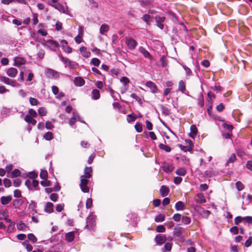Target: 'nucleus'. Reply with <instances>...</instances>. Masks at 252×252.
<instances>
[{"mask_svg": "<svg viewBox=\"0 0 252 252\" xmlns=\"http://www.w3.org/2000/svg\"><path fill=\"white\" fill-rule=\"evenodd\" d=\"M65 5H63L61 3H56L52 4V6L54 7L55 9L59 10L60 12H62L63 13L69 15V11L68 10V8L66 5V3H64Z\"/></svg>", "mask_w": 252, "mask_h": 252, "instance_id": "1", "label": "nucleus"}, {"mask_svg": "<svg viewBox=\"0 0 252 252\" xmlns=\"http://www.w3.org/2000/svg\"><path fill=\"white\" fill-rule=\"evenodd\" d=\"M166 18L164 16H160L156 15L155 17V20L156 23V26L160 29L163 30L164 28V23L165 21Z\"/></svg>", "mask_w": 252, "mask_h": 252, "instance_id": "2", "label": "nucleus"}, {"mask_svg": "<svg viewBox=\"0 0 252 252\" xmlns=\"http://www.w3.org/2000/svg\"><path fill=\"white\" fill-rule=\"evenodd\" d=\"M95 223V216L93 215L90 214L87 217L86 220V228L91 229L94 225Z\"/></svg>", "mask_w": 252, "mask_h": 252, "instance_id": "3", "label": "nucleus"}, {"mask_svg": "<svg viewBox=\"0 0 252 252\" xmlns=\"http://www.w3.org/2000/svg\"><path fill=\"white\" fill-rule=\"evenodd\" d=\"M126 43L130 50H134L137 44L136 41L131 37L126 38Z\"/></svg>", "mask_w": 252, "mask_h": 252, "instance_id": "4", "label": "nucleus"}, {"mask_svg": "<svg viewBox=\"0 0 252 252\" xmlns=\"http://www.w3.org/2000/svg\"><path fill=\"white\" fill-rule=\"evenodd\" d=\"M155 240L158 245H161L166 242L167 239L165 235L158 234L156 236Z\"/></svg>", "mask_w": 252, "mask_h": 252, "instance_id": "5", "label": "nucleus"}, {"mask_svg": "<svg viewBox=\"0 0 252 252\" xmlns=\"http://www.w3.org/2000/svg\"><path fill=\"white\" fill-rule=\"evenodd\" d=\"M0 81L6 84L10 85L13 87H15L16 85L15 81L10 79L9 78L5 76H0Z\"/></svg>", "mask_w": 252, "mask_h": 252, "instance_id": "6", "label": "nucleus"}, {"mask_svg": "<svg viewBox=\"0 0 252 252\" xmlns=\"http://www.w3.org/2000/svg\"><path fill=\"white\" fill-rule=\"evenodd\" d=\"M146 86L150 89L152 93L154 94L158 93V88L154 82L152 81H148L146 83Z\"/></svg>", "mask_w": 252, "mask_h": 252, "instance_id": "7", "label": "nucleus"}, {"mask_svg": "<svg viewBox=\"0 0 252 252\" xmlns=\"http://www.w3.org/2000/svg\"><path fill=\"white\" fill-rule=\"evenodd\" d=\"M62 49L63 51L67 53H70L72 52V49L68 45V42L65 40L61 41Z\"/></svg>", "mask_w": 252, "mask_h": 252, "instance_id": "8", "label": "nucleus"}, {"mask_svg": "<svg viewBox=\"0 0 252 252\" xmlns=\"http://www.w3.org/2000/svg\"><path fill=\"white\" fill-rule=\"evenodd\" d=\"M12 200V196L9 195L7 196H3L0 198V202L2 205H6L8 204Z\"/></svg>", "mask_w": 252, "mask_h": 252, "instance_id": "9", "label": "nucleus"}, {"mask_svg": "<svg viewBox=\"0 0 252 252\" xmlns=\"http://www.w3.org/2000/svg\"><path fill=\"white\" fill-rule=\"evenodd\" d=\"M47 43L50 49L53 51H55L56 49L59 46V44L55 40H49L47 41Z\"/></svg>", "mask_w": 252, "mask_h": 252, "instance_id": "10", "label": "nucleus"}, {"mask_svg": "<svg viewBox=\"0 0 252 252\" xmlns=\"http://www.w3.org/2000/svg\"><path fill=\"white\" fill-rule=\"evenodd\" d=\"M74 84L76 86L81 87L85 84V80L81 77H76L74 79Z\"/></svg>", "mask_w": 252, "mask_h": 252, "instance_id": "11", "label": "nucleus"}, {"mask_svg": "<svg viewBox=\"0 0 252 252\" xmlns=\"http://www.w3.org/2000/svg\"><path fill=\"white\" fill-rule=\"evenodd\" d=\"M17 73V69L14 67H11L8 69L6 72L7 75L10 77H15Z\"/></svg>", "mask_w": 252, "mask_h": 252, "instance_id": "12", "label": "nucleus"}, {"mask_svg": "<svg viewBox=\"0 0 252 252\" xmlns=\"http://www.w3.org/2000/svg\"><path fill=\"white\" fill-rule=\"evenodd\" d=\"M93 172L92 168L91 167L86 166L84 171V177L86 178H90L92 177V173Z\"/></svg>", "mask_w": 252, "mask_h": 252, "instance_id": "13", "label": "nucleus"}, {"mask_svg": "<svg viewBox=\"0 0 252 252\" xmlns=\"http://www.w3.org/2000/svg\"><path fill=\"white\" fill-rule=\"evenodd\" d=\"M139 51L145 58H147L150 60H152L153 59L152 55L150 54L149 51L146 50L144 48L140 47L139 48Z\"/></svg>", "mask_w": 252, "mask_h": 252, "instance_id": "14", "label": "nucleus"}, {"mask_svg": "<svg viewBox=\"0 0 252 252\" xmlns=\"http://www.w3.org/2000/svg\"><path fill=\"white\" fill-rule=\"evenodd\" d=\"M79 51L81 53L82 56L84 58H88L91 56V53L89 51H87V48L85 47L82 46L80 47Z\"/></svg>", "mask_w": 252, "mask_h": 252, "instance_id": "15", "label": "nucleus"}, {"mask_svg": "<svg viewBox=\"0 0 252 252\" xmlns=\"http://www.w3.org/2000/svg\"><path fill=\"white\" fill-rule=\"evenodd\" d=\"M54 205L51 202H47L44 208V211L48 213H51L54 211L53 210Z\"/></svg>", "mask_w": 252, "mask_h": 252, "instance_id": "16", "label": "nucleus"}, {"mask_svg": "<svg viewBox=\"0 0 252 252\" xmlns=\"http://www.w3.org/2000/svg\"><path fill=\"white\" fill-rule=\"evenodd\" d=\"M169 189L168 187L162 185L160 189V192L161 195L162 197H165L167 196L169 193Z\"/></svg>", "mask_w": 252, "mask_h": 252, "instance_id": "17", "label": "nucleus"}, {"mask_svg": "<svg viewBox=\"0 0 252 252\" xmlns=\"http://www.w3.org/2000/svg\"><path fill=\"white\" fill-rule=\"evenodd\" d=\"M185 203L181 201H179L175 204V208L177 211H182L185 209Z\"/></svg>", "mask_w": 252, "mask_h": 252, "instance_id": "18", "label": "nucleus"}, {"mask_svg": "<svg viewBox=\"0 0 252 252\" xmlns=\"http://www.w3.org/2000/svg\"><path fill=\"white\" fill-rule=\"evenodd\" d=\"M183 228L181 227L176 226L174 228L173 234L175 236L180 237L182 235Z\"/></svg>", "mask_w": 252, "mask_h": 252, "instance_id": "19", "label": "nucleus"}, {"mask_svg": "<svg viewBox=\"0 0 252 252\" xmlns=\"http://www.w3.org/2000/svg\"><path fill=\"white\" fill-rule=\"evenodd\" d=\"M109 30V27L107 24H102L99 29V33L101 34H104L105 32H107Z\"/></svg>", "mask_w": 252, "mask_h": 252, "instance_id": "20", "label": "nucleus"}, {"mask_svg": "<svg viewBox=\"0 0 252 252\" xmlns=\"http://www.w3.org/2000/svg\"><path fill=\"white\" fill-rule=\"evenodd\" d=\"M92 98L94 100L98 99L100 97L99 91L97 89H94L92 92Z\"/></svg>", "mask_w": 252, "mask_h": 252, "instance_id": "21", "label": "nucleus"}, {"mask_svg": "<svg viewBox=\"0 0 252 252\" xmlns=\"http://www.w3.org/2000/svg\"><path fill=\"white\" fill-rule=\"evenodd\" d=\"M25 121L29 124H31L32 125H35L36 121L32 118L30 115H26L25 117Z\"/></svg>", "mask_w": 252, "mask_h": 252, "instance_id": "22", "label": "nucleus"}, {"mask_svg": "<svg viewBox=\"0 0 252 252\" xmlns=\"http://www.w3.org/2000/svg\"><path fill=\"white\" fill-rule=\"evenodd\" d=\"M197 197L198 198V200H197V202L203 204L206 202V200L204 195L201 193H198L197 194Z\"/></svg>", "mask_w": 252, "mask_h": 252, "instance_id": "23", "label": "nucleus"}, {"mask_svg": "<svg viewBox=\"0 0 252 252\" xmlns=\"http://www.w3.org/2000/svg\"><path fill=\"white\" fill-rule=\"evenodd\" d=\"M190 133H189V135L190 137H193V136L197 134V128L195 125H192L190 126Z\"/></svg>", "mask_w": 252, "mask_h": 252, "instance_id": "24", "label": "nucleus"}, {"mask_svg": "<svg viewBox=\"0 0 252 252\" xmlns=\"http://www.w3.org/2000/svg\"><path fill=\"white\" fill-rule=\"evenodd\" d=\"M74 238V232L73 231L69 232L65 234V239L69 242H72Z\"/></svg>", "mask_w": 252, "mask_h": 252, "instance_id": "25", "label": "nucleus"}, {"mask_svg": "<svg viewBox=\"0 0 252 252\" xmlns=\"http://www.w3.org/2000/svg\"><path fill=\"white\" fill-rule=\"evenodd\" d=\"M179 147L182 151L186 152H190L192 150V147L191 146V145H189V144H188L186 146L179 145Z\"/></svg>", "mask_w": 252, "mask_h": 252, "instance_id": "26", "label": "nucleus"}, {"mask_svg": "<svg viewBox=\"0 0 252 252\" xmlns=\"http://www.w3.org/2000/svg\"><path fill=\"white\" fill-rule=\"evenodd\" d=\"M23 204V200L21 199L14 200L13 202V205L15 208H20Z\"/></svg>", "mask_w": 252, "mask_h": 252, "instance_id": "27", "label": "nucleus"}, {"mask_svg": "<svg viewBox=\"0 0 252 252\" xmlns=\"http://www.w3.org/2000/svg\"><path fill=\"white\" fill-rule=\"evenodd\" d=\"M141 20L144 21L147 25H149L152 17L150 15L145 14L141 18Z\"/></svg>", "mask_w": 252, "mask_h": 252, "instance_id": "28", "label": "nucleus"}, {"mask_svg": "<svg viewBox=\"0 0 252 252\" xmlns=\"http://www.w3.org/2000/svg\"><path fill=\"white\" fill-rule=\"evenodd\" d=\"M108 90L111 94L112 97L114 99V100H117V96L121 98L120 95L117 92H115L111 88L109 87Z\"/></svg>", "mask_w": 252, "mask_h": 252, "instance_id": "29", "label": "nucleus"}, {"mask_svg": "<svg viewBox=\"0 0 252 252\" xmlns=\"http://www.w3.org/2000/svg\"><path fill=\"white\" fill-rule=\"evenodd\" d=\"M162 169L165 172L169 173L173 170L174 167L172 164H167L163 166Z\"/></svg>", "mask_w": 252, "mask_h": 252, "instance_id": "30", "label": "nucleus"}, {"mask_svg": "<svg viewBox=\"0 0 252 252\" xmlns=\"http://www.w3.org/2000/svg\"><path fill=\"white\" fill-rule=\"evenodd\" d=\"M178 90L182 92V93H185L186 86L183 80H180L179 82Z\"/></svg>", "mask_w": 252, "mask_h": 252, "instance_id": "31", "label": "nucleus"}, {"mask_svg": "<svg viewBox=\"0 0 252 252\" xmlns=\"http://www.w3.org/2000/svg\"><path fill=\"white\" fill-rule=\"evenodd\" d=\"M43 138L47 141H50L53 138V134L50 131L47 132L44 134Z\"/></svg>", "mask_w": 252, "mask_h": 252, "instance_id": "32", "label": "nucleus"}, {"mask_svg": "<svg viewBox=\"0 0 252 252\" xmlns=\"http://www.w3.org/2000/svg\"><path fill=\"white\" fill-rule=\"evenodd\" d=\"M158 147L161 150H164L166 152H170L171 150V148L170 146L163 144H160Z\"/></svg>", "mask_w": 252, "mask_h": 252, "instance_id": "33", "label": "nucleus"}, {"mask_svg": "<svg viewBox=\"0 0 252 252\" xmlns=\"http://www.w3.org/2000/svg\"><path fill=\"white\" fill-rule=\"evenodd\" d=\"M21 174V172L20 170L18 169H15L11 173V178H16L20 176Z\"/></svg>", "mask_w": 252, "mask_h": 252, "instance_id": "34", "label": "nucleus"}, {"mask_svg": "<svg viewBox=\"0 0 252 252\" xmlns=\"http://www.w3.org/2000/svg\"><path fill=\"white\" fill-rule=\"evenodd\" d=\"M187 173V171L184 168L178 169L176 171V174L179 176H184Z\"/></svg>", "mask_w": 252, "mask_h": 252, "instance_id": "35", "label": "nucleus"}, {"mask_svg": "<svg viewBox=\"0 0 252 252\" xmlns=\"http://www.w3.org/2000/svg\"><path fill=\"white\" fill-rule=\"evenodd\" d=\"M90 63L95 66H98L100 63V61L96 58H94L91 60Z\"/></svg>", "mask_w": 252, "mask_h": 252, "instance_id": "36", "label": "nucleus"}, {"mask_svg": "<svg viewBox=\"0 0 252 252\" xmlns=\"http://www.w3.org/2000/svg\"><path fill=\"white\" fill-rule=\"evenodd\" d=\"M27 227L25 223L23 221H19L17 224V229L19 230H24Z\"/></svg>", "mask_w": 252, "mask_h": 252, "instance_id": "37", "label": "nucleus"}, {"mask_svg": "<svg viewBox=\"0 0 252 252\" xmlns=\"http://www.w3.org/2000/svg\"><path fill=\"white\" fill-rule=\"evenodd\" d=\"M36 208V203L34 201L32 200L29 205V209L32 210V211H33L34 213H36L37 212L36 210H35Z\"/></svg>", "mask_w": 252, "mask_h": 252, "instance_id": "38", "label": "nucleus"}, {"mask_svg": "<svg viewBox=\"0 0 252 252\" xmlns=\"http://www.w3.org/2000/svg\"><path fill=\"white\" fill-rule=\"evenodd\" d=\"M137 119V117L133 114H129L127 116V121L128 123L134 122Z\"/></svg>", "mask_w": 252, "mask_h": 252, "instance_id": "39", "label": "nucleus"}, {"mask_svg": "<svg viewBox=\"0 0 252 252\" xmlns=\"http://www.w3.org/2000/svg\"><path fill=\"white\" fill-rule=\"evenodd\" d=\"M40 177L42 179L46 180L48 178V173L46 170H41L40 174Z\"/></svg>", "mask_w": 252, "mask_h": 252, "instance_id": "40", "label": "nucleus"}, {"mask_svg": "<svg viewBox=\"0 0 252 252\" xmlns=\"http://www.w3.org/2000/svg\"><path fill=\"white\" fill-rule=\"evenodd\" d=\"M165 217L163 215L159 214L155 217V220L157 222H162L164 221Z\"/></svg>", "mask_w": 252, "mask_h": 252, "instance_id": "41", "label": "nucleus"}, {"mask_svg": "<svg viewBox=\"0 0 252 252\" xmlns=\"http://www.w3.org/2000/svg\"><path fill=\"white\" fill-rule=\"evenodd\" d=\"M204 97L202 94H200L198 99V105L200 107H203L204 106Z\"/></svg>", "mask_w": 252, "mask_h": 252, "instance_id": "42", "label": "nucleus"}, {"mask_svg": "<svg viewBox=\"0 0 252 252\" xmlns=\"http://www.w3.org/2000/svg\"><path fill=\"white\" fill-rule=\"evenodd\" d=\"M161 112L162 113L166 115V116H168L170 114V111L169 110V109L165 106H164L163 105H161Z\"/></svg>", "mask_w": 252, "mask_h": 252, "instance_id": "43", "label": "nucleus"}, {"mask_svg": "<svg viewBox=\"0 0 252 252\" xmlns=\"http://www.w3.org/2000/svg\"><path fill=\"white\" fill-rule=\"evenodd\" d=\"M38 112L39 115L41 116H44L47 114L46 109L44 107H40Z\"/></svg>", "mask_w": 252, "mask_h": 252, "instance_id": "44", "label": "nucleus"}, {"mask_svg": "<svg viewBox=\"0 0 252 252\" xmlns=\"http://www.w3.org/2000/svg\"><path fill=\"white\" fill-rule=\"evenodd\" d=\"M135 128L137 132H141L142 131L143 128H142V125L140 123H136L135 125Z\"/></svg>", "mask_w": 252, "mask_h": 252, "instance_id": "45", "label": "nucleus"}, {"mask_svg": "<svg viewBox=\"0 0 252 252\" xmlns=\"http://www.w3.org/2000/svg\"><path fill=\"white\" fill-rule=\"evenodd\" d=\"M191 219L190 217L188 216L183 217L182 219V222L185 224H189L190 223Z\"/></svg>", "mask_w": 252, "mask_h": 252, "instance_id": "46", "label": "nucleus"}, {"mask_svg": "<svg viewBox=\"0 0 252 252\" xmlns=\"http://www.w3.org/2000/svg\"><path fill=\"white\" fill-rule=\"evenodd\" d=\"M213 101L207 100V112L209 115H210V113L212 109Z\"/></svg>", "mask_w": 252, "mask_h": 252, "instance_id": "47", "label": "nucleus"}, {"mask_svg": "<svg viewBox=\"0 0 252 252\" xmlns=\"http://www.w3.org/2000/svg\"><path fill=\"white\" fill-rule=\"evenodd\" d=\"M236 187L238 191L242 190L244 189V186L240 181L236 183Z\"/></svg>", "mask_w": 252, "mask_h": 252, "instance_id": "48", "label": "nucleus"}, {"mask_svg": "<svg viewBox=\"0 0 252 252\" xmlns=\"http://www.w3.org/2000/svg\"><path fill=\"white\" fill-rule=\"evenodd\" d=\"M120 81L123 84L124 87L127 86L129 82L128 78L126 77H122L120 79Z\"/></svg>", "mask_w": 252, "mask_h": 252, "instance_id": "49", "label": "nucleus"}, {"mask_svg": "<svg viewBox=\"0 0 252 252\" xmlns=\"http://www.w3.org/2000/svg\"><path fill=\"white\" fill-rule=\"evenodd\" d=\"M140 2L141 5L143 7L149 5L152 3L151 0H141Z\"/></svg>", "mask_w": 252, "mask_h": 252, "instance_id": "50", "label": "nucleus"}, {"mask_svg": "<svg viewBox=\"0 0 252 252\" xmlns=\"http://www.w3.org/2000/svg\"><path fill=\"white\" fill-rule=\"evenodd\" d=\"M181 65H182V67H183V68L184 69V70H185L186 74L187 75L190 76L192 74V71L187 66H186L184 64H181Z\"/></svg>", "mask_w": 252, "mask_h": 252, "instance_id": "51", "label": "nucleus"}, {"mask_svg": "<svg viewBox=\"0 0 252 252\" xmlns=\"http://www.w3.org/2000/svg\"><path fill=\"white\" fill-rule=\"evenodd\" d=\"M159 61L162 67H165L168 63V61L164 56L160 58Z\"/></svg>", "mask_w": 252, "mask_h": 252, "instance_id": "52", "label": "nucleus"}, {"mask_svg": "<svg viewBox=\"0 0 252 252\" xmlns=\"http://www.w3.org/2000/svg\"><path fill=\"white\" fill-rule=\"evenodd\" d=\"M230 232L234 235L238 234L239 233V228L236 226H232L230 229Z\"/></svg>", "mask_w": 252, "mask_h": 252, "instance_id": "53", "label": "nucleus"}, {"mask_svg": "<svg viewBox=\"0 0 252 252\" xmlns=\"http://www.w3.org/2000/svg\"><path fill=\"white\" fill-rule=\"evenodd\" d=\"M63 249V247L61 245H58L53 247L51 250L52 252H59Z\"/></svg>", "mask_w": 252, "mask_h": 252, "instance_id": "54", "label": "nucleus"}, {"mask_svg": "<svg viewBox=\"0 0 252 252\" xmlns=\"http://www.w3.org/2000/svg\"><path fill=\"white\" fill-rule=\"evenodd\" d=\"M67 64L70 69H74L77 66H78V63L75 62L71 61H68Z\"/></svg>", "mask_w": 252, "mask_h": 252, "instance_id": "55", "label": "nucleus"}, {"mask_svg": "<svg viewBox=\"0 0 252 252\" xmlns=\"http://www.w3.org/2000/svg\"><path fill=\"white\" fill-rule=\"evenodd\" d=\"M80 178H81V180H80V181H81V183L80 184V185H88V184H89V180L87 179L88 178H86L85 177H84V176H81L80 177Z\"/></svg>", "mask_w": 252, "mask_h": 252, "instance_id": "56", "label": "nucleus"}, {"mask_svg": "<svg viewBox=\"0 0 252 252\" xmlns=\"http://www.w3.org/2000/svg\"><path fill=\"white\" fill-rule=\"evenodd\" d=\"M236 157L235 154H232L230 156V157L228 159L226 164H228V163H232L234 162L236 160Z\"/></svg>", "mask_w": 252, "mask_h": 252, "instance_id": "57", "label": "nucleus"}, {"mask_svg": "<svg viewBox=\"0 0 252 252\" xmlns=\"http://www.w3.org/2000/svg\"><path fill=\"white\" fill-rule=\"evenodd\" d=\"M3 184L5 188H9L11 186V181L9 179L5 178L3 180Z\"/></svg>", "mask_w": 252, "mask_h": 252, "instance_id": "58", "label": "nucleus"}, {"mask_svg": "<svg viewBox=\"0 0 252 252\" xmlns=\"http://www.w3.org/2000/svg\"><path fill=\"white\" fill-rule=\"evenodd\" d=\"M28 238L33 243H35L37 241L36 238L32 233L29 234L28 235Z\"/></svg>", "mask_w": 252, "mask_h": 252, "instance_id": "59", "label": "nucleus"}, {"mask_svg": "<svg viewBox=\"0 0 252 252\" xmlns=\"http://www.w3.org/2000/svg\"><path fill=\"white\" fill-rule=\"evenodd\" d=\"M172 248V243L170 242L165 243L164 246V249L166 251H170Z\"/></svg>", "mask_w": 252, "mask_h": 252, "instance_id": "60", "label": "nucleus"}, {"mask_svg": "<svg viewBox=\"0 0 252 252\" xmlns=\"http://www.w3.org/2000/svg\"><path fill=\"white\" fill-rule=\"evenodd\" d=\"M30 103L31 105L32 106H35L37 105L38 104V101L36 99L31 97L29 99Z\"/></svg>", "mask_w": 252, "mask_h": 252, "instance_id": "61", "label": "nucleus"}, {"mask_svg": "<svg viewBox=\"0 0 252 252\" xmlns=\"http://www.w3.org/2000/svg\"><path fill=\"white\" fill-rule=\"evenodd\" d=\"M244 220L243 217L238 216L235 218L234 221L236 225H238L240 222Z\"/></svg>", "mask_w": 252, "mask_h": 252, "instance_id": "62", "label": "nucleus"}, {"mask_svg": "<svg viewBox=\"0 0 252 252\" xmlns=\"http://www.w3.org/2000/svg\"><path fill=\"white\" fill-rule=\"evenodd\" d=\"M21 183H22V181L20 179H19V178L16 179L15 180H14L13 181V186L15 187H18L21 185Z\"/></svg>", "mask_w": 252, "mask_h": 252, "instance_id": "63", "label": "nucleus"}, {"mask_svg": "<svg viewBox=\"0 0 252 252\" xmlns=\"http://www.w3.org/2000/svg\"><path fill=\"white\" fill-rule=\"evenodd\" d=\"M252 243V237L250 236L245 242L244 245L246 247H249Z\"/></svg>", "mask_w": 252, "mask_h": 252, "instance_id": "64", "label": "nucleus"}]
</instances>
